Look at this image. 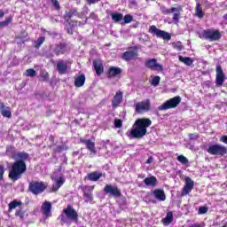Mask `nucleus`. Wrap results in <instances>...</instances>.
Wrapping results in <instances>:
<instances>
[{"label": "nucleus", "instance_id": "nucleus-1", "mask_svg": "<svg viewBox=\"0 0 227 227\" xmlns=\"http://www.w3.org/2000/svg\"><path fill=\"white\" fill-rule=\"evenodd\" d=\"M151 125L152 120L148 118L137 119L129 133L130 137H133L134 139H141V137H145V136H146L147 129Z\"/></svg>", "mask_w": 227, "mask_h": 227}, {"label": "nucleus", "instance_id": "nucleus-2", "mask_svg": "<svg viewBox=\"0 0 227 227\" xmlns=\"http://www.w3.org/2000/svg\"><path fill=\"white\" fill-rule=\"evenodd\" d=\"M26 169H27L26 162L22 160H16L12 164V169L9 172V178L13 182H17V180L21 178L23 173H26Z\"/></svg>", "mask_w": 227, "mask_h": 227}, {"label": "nucleus", "instance_id": "nucleus-3", "mask_svg": "<svg viewBox=\"0 0 227 227\" xmlns=\"http://www.w3.org/2000/svg\"><path fill=\"white\" fill-rule=\"evenodd\" d=\"M160 10L163 15H169L170 13L173 14L172 20L176 22V24H178L180 21V13L182 12V9L179 7H171L170 9H168V7L161 5L160 7Z\"/></svg>", "mask_w": 227, "mask_h": 227}, {"label": "nucleus", "instance_id": "nucleus-4", "mask_svg": "<svg viewBox=\"0 0 227 227\" xmlns=\"http://www.w3.org/2000/svg\"><path fill=\"white\" fill-rule=\"evenodd\" d=\"M180 102H182V98H180V96L174 97L165 101L161 106L158 107V110L168 111V109H175V107H178Z\"/></svg>", "mask_w": 227, "mask_h": 227}, {"label": "nucleus", "instance_id": "nucleus-5", "mask_svg": "<svg viewBox=\"0 0 227 227\" xmlns=\"http://www.w3.org/2000/svg\"><path fill=\"white\" fill-rule=\"evenodd\" d=\"M207 153L210 155H220L223 157V155L227 153V147L223 145L215 144L207 148Z\"/></svg>", "mask_w": 227, "mask_h": 227}, {"label": "nucleus", "instance_id": "nucleus-6", "mask_svg": "<svg viewBox=\"0 0 227 227\" xmlns=\"http://www.w3.org/2000/svg\"><path fill=\"white\" fill-rule=\"evenodd\" d=\"M152 107L150 99H145L136 104L135 111L137 114H143V113H148Z\"/></svg>", "mask_w": 227, "mask_h": 227}, {"label": "nucleus", "instance_id": "nucleus-7", "mask_svg": "<svg viewBox=\"0 0 227 227\" xmlns=\"http://www.w3.org/2000/svg\"><path fill=\"white\" fill-rule=\"evenodd\" d=\"M28 189L32 194H42L45 189H47V185L43 182H32L28 185Z\"/></svg>", "mask_w": 227, "mask_h": 227}, {"label": "nucleus", "instance_id": "nucleus-8", "mask_svg": "<svg viewBox=\"0 0 227 227\" xmlns=\"http://www.w3.org/2000/svg\"><path fill=\"white\" fill-rule=\"evenodd\" d=\"M202 38L205 40H209V42H215L221 39V33L219 30H204L202 32Z\"/></svg>", "mask_w": 227, "mask_h": 227}, {"label": "nucleus", "instance_id": "nucleus-9", "mask_svg": "<svg viewBox=\"0 0 227 227\" xmlns=\"http://www.w3.org/2000/svg\"><path fill=\"white\" fill-rule=\"evenodd\" d=\"M145 68H149V70H153V72H162L164 70V67L157 62V59H149L145 62Z\"/></svg>", "mask_w": 227, "mask_h": 227}, {"label": "nucleus", "instance_id": "nucleus-10", "mask_svg": "<svg viewBox=\"0 0 227 227\" xmlns=\"http://www.w3.org/2000/svg\"><path fill=\"white\" fill-rule=\"evenodd\" d=\"M149 33H152V35H156L158 38H162V40H171V34L157 28L155 25L150 27Z\"/></svg>", "mask_w": 227, "mask_h": 227}, {"label": "nucleus", "instance_id": "nucleus-11", "mask_svg": "<svg viewBox=\"0 0 227 227\" xmlns=\"http://www.w3.org/2000/svg\"><path fill=\"white\" fill-rule=\"evenodd\" d=\"M63 214L69 219V221H74V223H77L79 219V215L77 214V211L74 209L71 206H67V208L63 209Z\"/></svg>", "mask_w": 227, "mask_h": 227}, {"label": "nucleus", "instance_id": "nucleus-12", "mask_svg": "<svg viewBox=\"0 0 227 227\" xmlns=\"http://www.w3.org/2000/svg\"><path fill=\"white\" fill-rule=\"evenodd\" d=\"M93 189H95V186L85 185L82 188L83 198L85 199L84 203H90L93 200Z\"/></svg>", "mask_w": 227, "mask_h": 227}, {"label": "nucleus", "instance_id": "nucleus-13", "mask_svg": "<svg viewBox=\"0 0 227 227\" xmlns=\"http://www.w3.org/2000/svg\"><path fill=\"white\" fill-rule=\"evenodd\" d=\"M106 194H110L114 198H120L121 196V192L117 186H113L111 184H106L104 188Z\"/></svg>", "mask_w": 227, "mask_h": 227}, {"label": "nucleus", "instance_id": "nucleus-14", "mask_svg": "<svg viewBox=\"0 0 227 227\" xmlns=\"http://www.w3.org/2000/svg\"><path fill=\"white\" fill-rule=\"evenodd\" d=\"M216 77H215V84L220 88L224 83V73L223 72V67L219 65L216 66Z\"/></svg>", "mask_w": 227, "mask_h": 227}, {"label": "nucleus", "instance_id": "nucleus-15", "mask_svg": "<svg viewBox=\"0 0 227 227\" xmlns=\"http://www.w3.org/2000/svg\"><path fill=\"white\" fill-rule=\"evenodd\" d=\"M192 189H194V181H192L189 176L185 177V185L183 188L181 196H187Z\"/></svg>", "mask_w": 227, "mask_h": 227}, {"label": "nucleus", "instance_id": "nucleus-16", "mask_svg": "<svg viewBox=\"0 0 227 227\" xmlns=\"http://www.w3.org/2000/svg\"><path fill=\"white\" fill-rule=\"evenodd\" d=\"M80 143H82V145H85L87 150H89L90 153L97 155V148L95 147L94 141H91L90 139L80 138Z\"/></svg>", "mask_w": 227, "mask_h": 227}, {"label": "nucleus", "instance_id": "nucleus-17", "mask_svg": "<svg viewBox=\"0 0 227 227\" xmlns=\"http://www.w3.org/2000/svg\"><path fill=\"white\" fill-rule=\"evenodd\" d=\"M52 204L50 201H44L41 207V212L45 217H52Z\"/></svg>", "mask_w": 227, "mask_h": 227}, {"label": "nucleus", "instance_id": "nucleus-18", "mask_svg": "<svg viewBox=\"0 0 227 227\" xmlns=\"http://www.w3.org/2000/svg\"><path fill=\"white\" fill-rule=\"evenodd\" d=\"M121 58L124 61H132L133 59L137 58V49L134 48L132 50L125 51L122 54Z\"/></svg>", "mask_w": 227, "mask_h": 227}, {"label": "nucleus", "instance_id": "nucleus-19", "mask_svg": "<svg viewBox=\"0 0 227 227\" xmlns=\"http://www.w3.org/2000/svg\"><path fill=\"white\" fill-rule=\"evenodd\" d=\"M67 51H68V46H67V43H60L59 44H56L52 48V51L54 52V54H56V56H59L60 54H65Z\"/></svg>", "mask_w": 227, "mask_h": 227}, {"label": "nucleus", "instance_id": "nucleus-20", "mask_svg": "<svg viewBox=\"0 0 227 227\" xmlns=\"http://www.w3.org/2000/svg\"><path fill=\"white\" fill-rule=\"evenodd\" d=\"M122 100H123V92L119 90L114 96V98L112 100V107L114 109H116V107H118V106L121 104Z\"/></svg>", "mask_w": 227, "mask_h": 227}, {"label": "nucleus", "instance_id": "nucleus-21", "mask_svg": "<svg viewBox=\"0 0 227 227\" xmlns=\"http://www.w3.org/2000/svg\"><path fill=\"white\" fill-rule=\"evenodd\" d=\"M56 70L61 75L67 74V70H68V66L67 65V62H65V60H59L57 63Z\"/></svg>", "mask_w": 227, "mask_h": 227}, {"label": "nucleus", "instance_id": "nucleus-22", "mask_svg": "<svg viewBox=\"0 0 227 227\" xmlns=\"http://www.w3.org/2000/svg\"><path fill=\"white\" fill-rule=\"evenodd\" d=\"M12 159H14V160H21L22 162H26V160L29 159V153L24 152L13 153Z\"/></svg>", "mask_w": 227, "mask_h": 227}, {"label": "nucleus", "instance_id": "nucleus-23", "mask_svg": "<svg viewBox=\"0 0 227 227\" xmlns=\"http://www.w3.org/2000/svg\"><path fill=\"white\" fill-rule=\"evenodd\" d=\"M94 70L96 71L97 75L100 77L102 74H104V64L100 60H94L93 61Z\"/></svg>", "mask_w": 227, "mask_h": 227}, {"label": "nucleus", "instance_id": "nucleus-24", "mask_svg": "<svg viewBox=\"0 0 227 227\" xmlns=\"http://www.w3.org/2000/svg\"><path fill=\"white\" fill-rule=\"evenodd\" d=\"M65 176H59V178H56L52 186V192H57V191H59V188L63 185V184H65Z\"/></svg>", "mask_w": 227, "mask_h": 227}, {"label": "nucleus", "instance_id": "nucleus-25", "mask_svg": "<svg viewBox=\"0 0 227 227\" xmlns=\"http://www.w3.org/2000/svg\"><path fill=\"white\" fill-rule=\"evenodd\" d=\"M87 180H90V182H98L100 178H102V173L94 171L87 175L85 177Z\"/></svg>", "mask_w": 227, "mask_h": 227}, {"label": "nucleus", "instance_id": "nucleus-26", "mask_svg": "<svg viewBox=\"0 0 227 227\" xmlns=\"http://www.w3.org/2000/svg\"><path fill=\"white\" fill-rule=\"evenodd\" d=\"M153 194L158 201H166V193H164V190L156 189L153 192Z\"/></svg>", "mask_w": 227, "mask_h": 227}, {"label": "nucleus", "instance_id": "nucleus-27", "mask_svg": "<svg viewBox=\"0 0 227 227\" xmlns=\"http://www.w3.org/2000/svg\"><path fill=\"white\" fill-rule=\"evenodd\" d=\"M0 111L4 118H12V111L10 107L4 106V103H0Z\"/></svg>", "mask_w": 227, "mask_h": 227}, {"label": "nucleus", "instance_id": "nucleus-28", "mask_svg": "<svg viewBox=\"0 0 227 227\" xmlns=\"http://www.w3.org/2000/svg\"><path fill=\"white\" fill-rule=\"evenodd\" d=\"M74 16L79 17V19L82 17V15L79 13L77 9H71L69 12H66V14L64 15V19L65 20H68L69 19H72V17Z\"/></svg>", "mask_w": 227, "mask_h": 227}, {"label": "nucleus", "instance_id": "nucleus-29", "mask_svg": "<svg viewBox=\"0 0 227 227\" xmlns=\"http://www.w3.org/2000/svg\"><path fill=\"white\" fill-rule=\"evenodd\" d=\"M84 82H86V75L83 74L74 79V86L76 88H82V86H84Z\"/></svg>", "mask_w": 227, "mask_h": 227}, {"label": "nucleus", "instance_id": "nucleus-30", "mask_svg": "<svg viewBox=\"0 0 227 227\" xmlns=\"http://www.w3.org/2000/svg\"><path fill=\"white\" fill-rule=\"evenodd\" d=\"M144 184H145L147 187H155V185H157V177L153 176L150 177H146L144 180Z\"/></svg>", "mask_w": 227, "mask_h": 227}, {"label": "nucleus", "instance_id": "nucleus-31", "mask_svg": "<svg viewBox=\"0 0 227 227\" xmlns=\"http://www.w3.org/2000/svg\"><path fill=\"white\" fill-rule=\"evenodd\" d=\"M121 74V68L112 67L108 71V77H116V75H120Z\"/></svg>", "mask_w": 227, "mask_h": 227}, {"label": "nucleus", "instance_id": "nucleus-32", "mask_svg": "<svg viewBox=\"0 0 227 227\" xmlns=\"http://www.w3.org/2000/svg\"><path fill=\"white\" fill-rule=\"evenodd\" d=\"M112 16V20H114V22H121V20H123V14L120 13V12H114L111 14Z\"/></svg>", "mask_w": 227, "mask_h": 227}, {"label": "nucleus", "instance_id": "nucleus-33", "mask_svg": "<svg viewBox=\"0 0 227 227\" xmlns=\"http://www.w3.org/2000/svg\"><path fill=\"white\" fill-rule=\"evenodd\" d=\"M171 223H173V212H168L167 213L166 217L163 219V224H165V226H168L171 224Z\"/></svg>", "mask_w": 227, "mask_h": 227}, {"label": "nucleus", "instance_id": "nucleus-34", "mask_svg": "<svg viewBox=\"0 0 227 227\" xmlns=\"http://www.w3.org/2000/svg\"><path fill=\"white\" fill-rule=\"evenodd\" d=\"M179 61H181V63H184V65H187V67H191V65H192L193 63L192 59L183 56H179Z\"/></svg>", "mask_w": 227, "mask_h": 227}, {"label": "nucleus", "instance_id": "nucleus-35", "mask_svg": "<svg viewBox=\"0 0 227 227\" xmlns=\"http://www.w3.org/2000/svg\"><path fill=\"white\" fill-rule=\"evenodd\" d=\"M195 12L197 17H199V19H203V8L201 7V4L198 3L195 8Z\"/></svg>", "mask_w": 227, "mask_h": 227}, {"label": "nucleus", "instance_id": "nucleus-36", "mask_svg": "<svg viewBox=\"0 0 227 227\" xmlns=\"http://www.w3.org/2000/svg\"><path fill=\"white\" fill-rule=\"evenodd\" d=\"M22 205L21 201L13 200L9 203V212H12L13 209L17 208V207H20Z\"/></svg>", "mask_w": 227, "mask_h": 227}, {"label": "nucleus", "instance_id": "nucleus-37", "mask_svg": "<svg viewBox=\"0 0 227 227\" xmlns=\"http://www.w3.org/2000/svg\"><path fill=\"white\" fill-rule=\"evenodd\" d=\"M43 42H45V37H44V36L39 37V38L35 41V49H40V47H42Z\"/></svg>", "mask_w": 227, "mask_h": 227}, {"label": "nucleus", "instance_id": "nucleus-38", "mask_svg": "<svg viewBox=\"0 0 227 227\" xmlns=\"http://www.w3.org/2000/svg\"><path fill=\"white\" fill-rule=\"evenodd\" d=\"M12 19L13 18L12 16H9L8 18L5 19V20L0 22V28L6 27L10 24V22H12Z\"/></svg>", "mask_w": 227, "mask_h": 227}, {"label": "nucleus", "instance_id": "nucleus-39", "mask_svg": "<svg viewBox=\"0 0 227 227\" xmlns=\"http://www.w3.org/2000/svg\"><path fill=\"white\" fill-rule=\"evenodd\" d=\"M25 75L27 77H36V71H35V69L33 68L27 69L25 72Z\"/></svg>", "mask_w": 227, "mask_h": 227}, {"label": "nucleus", "instance_id": "nucleus-40", "mask_svg": "<svg viewBox=\"0 0 227 227\" xmlns=\"http://www.w3.org/2000/svg\"><path fill=\"white\" fill-rule=\"evenodd\" d=\"M49 73L47 71H42L41 72V79L42 81H43L44 82H47V81H49Z\"/></svg>", "mask_w": 227, "mask_h": 227}, {"label": "nucleus", "instance_id": "nucleus-41", "mask_svg": "<svg viewBox=\"0 0 227 227\" xmlns=\"http://www.w3.org/2000/svg\"><path fill=\"white\" fill-rule=\"evenodd\" d=\"M123 22H122V24H130L131 22H132V15H130V14H127V15H125L123 18Z\"/></svg>", "mask_w": 227, "mask_h": 227}, {"label": "nucleus", "instance_id": "nucleus-42", "mask_svg": "<svg viewBox=\"0 0 227 227\" xmlns=\"http://www.w3.org/2000/svg\"><path fill=\"white\" fill-rule=\"evenodd\" d=\"M160 82V76H154L151 82L152 86H159Z\"/></svg>", "mask_w": 227, "mask_h": 227}, {"label": "nucleus", "instance_id": "nucleus-43", "mask_svg": "<svg viewBox=\"0 0 227 227\" xmlns=\"http://www.w3.org/2000/svg\"><path fill=\"white\" fill-rule=\"evenodd\" d=\"M177 160L181 162V164H189V160H187V158L184 155H179L177 157Z\"/></svg>", "mask_w": 227, "mask_h": 227}, {"label": "nucleus", "instance_id": "nucleus-44", "mask_svg": "<svg viewBox=\"0 0 227 227\" xmlns=\"http://www.w3.org/2000/svg\"><path fill=\"white\" fill-rule=\"evenodd\" d=\"M59 221H60L61 224H65L68 223V217H67V215L62 214L59 216Z\"/></svg>", "mask_w": 227, "mask_h": 227}, {"label": "nucleus", "instance_id": "nucleus-45", "mask_svg": "<svg viewBox=\"0 0 227 227\" xmlns=\"http://www.w3.org/2000/svg\"><path fill=\"white\" fill-rule=\"evenodd\" d=\"M172 46L174 49H176V51H182V49H184L181 42L172 43Z\"/></svg>", "mask_w": 227, "mask_h": 227}, {"label": "nucleus", "instance_id": "nucleus-46", "mask_svg": "<svg viewBox=\"0 0 227 227\" xmlns=\"http://www.w3.org/2000/svg\"><path fill=\"white\" fill-rule=\"evenodd\" d=\"M114 125H115L116 129H121V126L123 125V122L121 121V120L116 119L114 121Z\"/></svg>", "mask_w": 227, "mask_h": 227}, {"label": "nucleus", "instance_id": "nucleus-47", "mask_svg": "<svg viewBox=\"0 0 227 227\" xmlns=\"http://www.w3.org/2000/svg\"><path fill=\"white\" fill-rule=\"evenodd\" d=\"M208 212V207H199V214L203 215Z\"/></svg>", "mask_w": 227, "mask_h": 227}, {"label": "nucleus", "instance_id": "nucleus-48", "mask_svg": "<svg viewBox=\"0 0 227 227\" xmlns=\"http://www.w3.org/2000/svg\"><path fill=\"white\" fill-rule=\"evenodd\" d=\"M198 137H200L198 136V134H192V133H191V134L189 135V138H190L192 141H196V139H198Z\"/></svg>", "mask_w": 227, "mask_h": 227}, {"label": "nucleus", "instance_id": "nucleus-49", "mask_svg": "<svg viewBox=\"0 0 227 227\" xmlns=\"http://www.w3.org/2000/svg\"><path fill=\"white\" fill-rule=\"evenodd\" d=\"M4 175V166L0 165V180H3Z\"/></svg>", "mask_w": 227, "mask_h": 227}, {"label": "nucleus", "instance_id": "nucleus-50", "mask_svg": "<svg viewBox=\"0 0 227 227\" xmlns=\"http://www.w3.org/2000/svg\"><path fill=\"white\" fill-rule=\"evenodd\" d=\"M53 6H55L56 10H59V2L58 0H51Z\"/></svg>", "mask_w": 227, "mask_h": 227}, {"label": "nucleus", "instance_id": "nucleus-51", "mask_svg": "<svg viewBox=\"0 0 227 227\" xmlns=\"http://www.w3.org/2000/svg\"><path fill=\"white\" fill-rule=\"evenodd\" d=\"M63 150H67L64 145H59L56 147L55 152H63Z\"/></svg>", "mask_w": 227, "mask_h": 227}, {"label": "nucleus", "instance_id": "nucleus-52", "mask_svg": "<svg viewBox=\"0 0 227 227\" xmlns=\"http://www.w3.org/2000/svg\"><path fill=\"white\" fill-rule=\"evenodd\" d=\"M16 215L22 219L24 217V213L22 212V210H19L18 212H16Z\"/></svg>", "mask_w": 227, "mask_h": 227}, {"label": "nucleus", "instance_id": "nucleus-53", "mask_svg": "<svg viewBox=\"0 0 227 227\" xmlns=\"http://www.w3.org/2000/svg\"><path fill=\"white\" fill-rule=\"evenodd\" d=\"M220 141H222V143H224L225 145H227V135L221 137Z\"/></svg>", "mask_w": 227, "mask_h": 227}, {"label": "nucleus", "instance_id": "nucleus-54", "mask_svg": "<svg viewBox=\"0 0 227 227\" xmlns=\"http://www.w3.org/2000/svg\"><path fill=\"white\" fill-rule=\"evenodd\" d=\"M153 162V157L150 156L147 160L145 161V164H152Z\"/></svg>", "mask_w": 227, "mask_h": 227}, {"label": "nucleus", "instance_id": "nucleus-55", "mask_svg": "<svg viewBox=\"0 0 227 227\" xmlns=\"http://www.w3.org/2000/svg\"><path fill=\"white\" fill-rule=\"evenodd\" d=\"M98 1L100 0H87V3H89V4H95V3H98Z\"/></svg>", "mask_w": 227, "mask_h": 227}, {"label": "nucleus", "instance_id": "nucleus-56", "mask_svg": "<svg viewBox=\"0 0 227 227\" xmlns=\"http://www.w3.org/2000/svg\"><path fill=\"white\" fill-rule=\"evenodd\" d=\"M79 22L78 21H73L72 23H70V26H72V27L78 26Z\"/></svg>", "mask_w": 227, "mask_h": 227}, {"label": "nucleus", "instance_id": "nucleus-57", "mask_svg": "<svg viewBox=\"0 0 227 227\" xmlns=\"http://www.w3.org/2000/svg\"><path fill=\"white\" fill-rule=\"evenodd\" d=\"M190 227H202V226L200 223H193V224L190 225Z\"/></svg>", "mask_w": 227, "mask_h": 227}, {"label": "nucleus", "instance_id": "nucleus-58", "mask_svg": "<svg viewBox=\"0 0 227 227\" xmlns=\"http://www.w3.org/2000/svg\"><path fill=\"white\" fill-rule=\"evenodd\" d=\"M3 17H4V12L0 9V19H3Z\"/></svg>", "mask_w": 227, "mask_h": 227}, {"label": "nucleus", "instance_id": "nucleus-59", "mask_svg": "<svg viewBox=\"0 0 227 227\" xmlns=\"http://www.w3.org/2000/svg\"><path fill=\"white\" fill-rule=\"evenodd\" d=\"M84 24H86V20H85V22H84V23H82V22H79V23H78V26H84Z\"/></svg>", "mask_w": 227, "mask_h": 227}, {"label": "nucleus", "instance_id": "nucleus-60", "mask_svg": "<svg viewBox=\"0 0 227 227\" xmlns=\"http://www.w3.org/2000/svg\"><path fill=\"white\" fill-rule=\"evenodd\" d=\"M68 33H69V35H73L74 34V32L70 28L68 29Z\"/></svg>", "mask_w": 227, "mask_h": 227}, {"label": "nucleus", "instance_id": "nucleus-61", "mask_svg": "<svg viewBox=\"0 0 227 227\" xmlns=\"http://www.w3.org/2000/svg\"><path fill=\"white\" fill-rule=\"evenodd\" d=\"M223 19H225V20H227V14L223 15Z\"/></svg>", "mask_w": 227, "mask_h": 227}, {"label": "nucleus", "instance_id": "nucleus-62", "mask_svg": "<svg viewBox=\"0 0 227 227\" xmlns=\"http://www.w3.org/2000/svg\"><path fill=\"white\" fill-rule=\"evenodd\" d=\"M90 17L91 19H95V14L92 13Z\"/></svg>", "mask_w": 227, "mask_h": 227}, {"label": "nucleus", "instance_id": "nucleus-63", "mask_svg": "<svg viewBox=\"0 0 227 227\" xmlns=\"http://www.w3.org/2000/svg\"><path fill=\"white\" fill-rule=\"evenodd\" d=\"M223 227H227L226 225L223 226Z\"/></svg>", "mask_w": 227, "mask_h": 227}]
</instances>
